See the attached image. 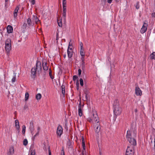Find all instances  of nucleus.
<instances>
[{
	"mask_svg": "<svg viewBox=\"0 0 155 155\" xmlns=\"http://www.w3.org/2000/svg\"><path fill=\"white\" fill-rule=\"evenodd\" d=\"M114 113L116 116L120 115L122 112V108L120 106L119 101L117 99H115L113 104Z\"/></svg>",
	"mask_w": 155,
	"mask_h": 155,
	"instance_id": "obj_1",
	"label": "nucleus"
},
{
	"mask_svg": "<svg viewBox=\"0 0 155 155\" xmlns=\"http://www.w3.org/2000/svg\"><path fill=\"white\" fill-rule=\"evenodd\" d=\"M136 132L135 130L132 132L130 129V130H128L126 134V137L128 141H130L131 138H135L136 137Z\"/></svg>",
	"mask_w": 155,
	"mask_h": 155,
	"instance_id": "obj_2",
	"label": "nucleus"
},
{
	"mask_svg": "<svg viewBox=\"0 0 155 155\" xmlns=\"http://www.w3.org/2000/svg\"><path fill=\"white\" fill-rule=\"evenodd\" d=\"M134 150L133 146H128L125 155H133Z\"/></svg>",
	"mask_w": 155,
	"mask_h": 155,
	"instance_id": "obj_3",
	"label": "nucleus"
},
{
	"mask_svg": "<svg viewBox=\"0 0 155 155\" xmlns=\"http://www.w3.org/2000/svg\"><path fill=\"white\" fill-rule=\"evenodd\" d=\"M56 133L58 136L60 137L63 133V129L62 127L59 125L57 130Z\"/></svg>",
	"mask_w": 155,
	"mask_h": 155,
	"instance_id": "obj_4",
	"label": "nucleus"
},
{
	"mask_svg": "<svg viewBox=\"0 0 155 155\" xmlns=\"http://www.w3.org/2000/svg\"><path fill=\"white\" fill-rule=\"evenodd\" d=\"M135 94L137 96H141L142 92L137 84H135Z\"/></svg>",
	"mask_w": 155,
	"mask_h": 155,
	"instance_id": "obj_5",
	"label": "nucleus"
},
{
	"mask_svg": "<svg viewBox=\"0 0 155 155\" xmlns=\"http://www.w3.org/2000/svg\"><path fill=\"white\" fill-rule=\"evenodd\" d=\"M148 27V24L145 22H144L143 25L141 28L140 32L141 34H143L145 33L147 30Z\"/></svg>",
	"mask_w": 155,
	"mask_h": 155,
	"instance_id": "obj_6",
	"label": "nucleus"
},
{
	"mask_svg": "<svg viewBox=\"0 0 155 155\" xmlns=\"http://www.w3.org/2000/svg\"><path fill=\"white\" fill-rule=\"evenodd\" d=\"M37 71L39 72L41 70V62L38 61H37L36 64V68H35Z\"/></svg>",
	"mask_w": 155,
	"mask_h": 155,
	"instance_id": "obj_7",
	"label": "nucleus"
},
{
	"mask_svg": "<svg viewBox=\"0 0 155 155\" xmlns=\"http://www.w3.org/2000/svg\"><path fill=\"white\" fill-rule=\"evenodd\" d=\"M11 49V45H5V49L7 52V55L9 56V53Z\"/></svg>",
	"mask_w": 155,
	"mask_h": 155,
	"instance_id": "obj_8",
	"label": "nucleus"
},
{
	"mask_svg": "<svg viewBox=\"0 0 155 155\" xmlns=\"http://www.w3.org/2000/svg\"><path fill=\"white\" fill-rule=\"evenodd\" d=\"M83 105H82V106L81 105V102H80L78 105V114L79 115L80 117L83 114L81 108L82 107H83Z\"/></svg>",
	"mask_w": 155,
	"mask_h": 155,
	"instance_id": "obj_9",
	"label": "nucleus"
},
{
	"mask_svg": "<svg viewBox=\"0 0 155 155\" xmlns=\"http://www.w3.org/2000/svg\"><path fill=\"white\" fill-rule=\"evenodd\" d=\"M98 118V116L97 114L95 113L93 114L91 117H90L89 119H90L91 120H94L95 122H97Z\"/></svg>",
	"mask_w": 155,
	"mask_h": 155,
	"instance_id": "obj_10",
	"label": "nucleus"
},
{
	"mask_svg": "<svg viewBox=\"0 0 155 155\" xmlns=\"http://www.w3.org/2000/svg\"><path fill=\"white\" fill-rule=\"evenodd\" d=\"M72 142L69 139H68V140L67 143V147H68V150H72L73 148V147L72 146Z\"/></svg>",
	"mask_w": 155,
	"mask_h": 155,
	"instance_id": "obj_11",
	"label": "nucleus"
},
{
	"mask_svg": "<svg viewBox=\"0 0 155 155\" xmlns=\"http://www.w3.org/2000/svg\"><path fill=\"white\" fill-rule=\"evenodd\" d=\"M63 13L62 14L63 18L64 21H66V6H63Z\"/></svg>",
	"mask_w": 155,
	"mask_h": 155,
	"instance_id": "obj_12",
	"label": "nucleus"
},
{
	"mask_svg": "<svg viewBox=\"0 0 155 155\" xmlns=\"http://www.w3.org/2000/svg\"><path fill=\"white\" fill-rule=\"evenodd\" d=\"M42 67L44 70L45 71H47L48 69V68L47 66V63L45 61H43Z\"/></svg>",
	"mask_w": 155,
	"mask_h": 155,
	"instance_id": "obj_13",
	"label": "nucleus"
},
{
	"mask_svg": "<svg viewBox=\"0 0 155 155\" xmlns=\"http://www.w3.org/2000/svg\"><path fill=\"white\" fill-rule=\"evenodd\" d=\"M129 143L133 146L136 145V141L135 138H131L130 139V141H128Z\"/></svg>",
	"mask_w": 155,
	"mask_h": 155,
	"instance_id": "obj_14",
	"label": "nucleus"
},
{
	"mask_svg": "<svg viewBox=\"0 0 155 155\" xmlns=\"http://www.w3.org/2000/svg\"><path fill=\"white\" fill-rule=\"evenodd\" d=\"M7 32L8 33H11L13 31V28L12 26L8 25L7 28Z\"/></svg>",
	"mask_w": 155,
	"mask_h": 155,
	"instance_id": "obj_15",
	"label": "nucleus"
},
{
	"mask_svg": "<svg viewBox=\"0 0 155 155\" xmlns=\"http://www.w3.org/2000/svg\"><path fill=\"white\" fill-rule=\"evenodd\" d=\"M14 153V148L13 147H11L9 148V151L7 154L8 155H10L13 154Z\"/></svg>",
	"mask_w": 155,
	"mask_h": 155,
	"instance_id": "obj_16",
	"label": "nucleus"
},
{
	"mask_svg": "<svg viewBox=\"0 0 155 155\" xmlns=\"http://www.w3.org/2000/svg\"><path fill=\"white\" fill-rule=\"evenodd\" d=\"M19 9L18 6H17L14 12V17L16 18L17 16V13Z\"/></svg>",
	"mask_w": 155,
	"mask_h": 155,
	"instance_id": "obj_17",
	"label": "nucleus"
},
{
	"mask_svg": "<svg viewBox=\"0 0 155 155\" xmlns=\"http://www.w3.org/2000/svg\"><path fill=\"white\" fill-rule=\"evenodd\" d=\"M37 70L35 68H33L31 70V75L34 76L35 77L36 75V71Z\"/></svg>",
	"mask_w": 155,
	"mask_h": 155,
	"instance_id": "obj_18",
	"label": "nucleus"
},
{
	"mask_svg": "<svg viewBox=\"0 0 155 155\" xmlns=\"http://www.w3.org/2000/svg\"><path fill=\"white\" fill-rule=\"evenodd\" d=\"M30 128L32 135H33L32 132L34 130V126L33 123L32 121H31L30 122Z\"/></svg>",
	"mask_w": 155,
	"mask_h": 155,
	"instance_id": "obj_19",
	"label": "nucleus"
},
{
	"mask_svg": "<svg viewBox=\"0 0 155 155\" xmlns=\"http://www.w3.org/2000/svg\"><path fill=\"white\" fill-rule=\"evenodd\" d=\"M68 55L69 58H71L72 56L73 51H70L69 49L67 50Z\"/></svg>",
	"mask_w": 155,
	"mask_h": 155,
	"instance_id": "obj_20",
	"label": "nucleus"
},
{
	"mask_svg": "<svg viewBox=\"0 0 155 155\" xmlns=\"http://www.w3.org/2000/svg\"><path fill=\"white\" fill-rule=\"evenodd\" d=\"M96 129H95V133H98L100 132L101 127L100 126H99L98 124H96L95 125Z\"/></svg>",
	"mask_w": 155,
	"mask_h": 155,
	"instance_id": "obj_21",
	"label": "nucleus"
},
{
	"mask_svg": "<svg viewBox=\"0 0 155 155\" xmlns=\"http://www.w3.org/2000/svg\"><path fill=\"white\" fill-rule=\"evenodd\" d=\"M81 140L82 141L83 148L84 151L85 150L86 147L84 139L83 136L82 137Z\"/></svg>",
	"mask_w": 155,
	"mask_h": 155,
	"instance_id": "obj_22",
	"label": "nucleus"
},
{
	"mask_svg": "<svg viewBox=\"0 0 155 155\" xmlns=\"http://www.w3.org/2000/svg\"><path fill=\"white\" fill-rule=\"evenodd\" d=\"M15 125L17 129L19 130L20 128V126L18 120H15Z\"/></svg>",
	"mask_w": 155,
	"mask_h": 155,
	"instance_id": "obj_23",
	"label": "nucleus"
},
{
	"mask_svg": "<svg viewBox=\"0 0 155 155\" xmlns=\"http://www.w3.org/2000/svg\"><path fill=\"white\" fill-rule=\"evenodd\" d=\"M96 133V139L98 141L99 139L101 137V132Z\"/></svg>",
	"mask_w": 155,
	"mask_h": 155,
	"instance_id": "obj_24",
	"label": "nucleus"
},
{
	"mask_svg": "<svg viewBox=\"0 0 155 155\" xmlns=\"http://www.w3.org/2000/svg\"><path fill=\"white\" fill-rule=\"evenodd\" d=\"M62 89V93L64 97L65 95V86L64 85H62L61 87Z\"/></svg>",
	"mask_w": 155,
	"mask_h": 155,
	"instance_id": "obj_25",
	"label": "nucleus"
},
{
	"mask_svg": "<svg viewBox=\"0 0 155 155\" xmlns=\"http://www.w3.org/2000/svg\"><path fill=\"white\" fill-rule=\"evenodd\" d=\"M11 45V40L9 38L7 39L5 42V45Z\"/></svg>",
	"mask_w": 155,
	"mask_h": 155,
	"instance_id": "obj_26",
	"label": "nucleus"
},
{
	"mask_svg": "<svg viewBox=\"0 0 155 155\" xmlns=\"http://www.w3.org/2000/svg\"><path fill=\"white\" fill-rule=\"evenodd\" d=\"M33 18L35 20L36 24H37L38 22L40 21L39 20L36 15H33Z\"/></svg>",
	"mask_w": 155,
	"mask_h": 155,
	"instance_id": "obj_27",
	"label": "nucleus"
},
{
	"mask_svg": "<svg viewBox=\"0 0 155 155\" xmlns=\"http://www.w3.org/2000/svg\"><path fill=\"white\" fill-rule=\"evenodd\" d=\"M80 53L81 56H85V52L83 48H80Z\"/></svg>",
	"mask_w": 155,
	"mask_h": 155,
	"instance_id": "obj_28",
	"label": "nucleus"
},
{
	"mask_svg": "<svg viewBox=\"0 0 155 155\" xmlns=\"http://www.w3.org/2000/svg\"><path fill=\"white\" fill-rule=\"evenodd\" d=\"M27 22L28 26L30 27L32 25L31 19L30 18H28L27 19Z\"/></svg>",
	"mask_w": 155,
	"mask_h": 155,
	"instance_id": "obj_29",
	"label": "nucleus"
},
{
	"mask_svg": "<svg viewBox=\"0 0 155 155\" xmlns=\"http://www.w3.org/2000/svg\"><path fill=\"white\" fill-rule=\"evenodd\" d=\"M41 94L40 93H38L36 96V98L37 100H39L41 99Z\"/></svg>",
	"mask_w": 155,
	"mask_h": 155,
	"instance_id": "obj_30",
	"label": "nucleus"
},
{
	"mask_svg": "<svg viewBox=\"0 0 155 155\" xmlns=\"http://www.w3.org/2000/svg\"><path fill=\"white\" fill-rule=\"evenodd\" d=\"M22 132L23 134H24L25 132L26 127L25 125H23L22 127Z\"/></svg>",
	"mask_w": 155,
	"mask_h": 155,
	"instance_id": "obj_31",
	"label": "nucleus"
},
{
	"mask_svg": "<svg viewBox=\"0 0 155 155\" xmlns=\"http://www.w3.org/2000/svg\"><path fill=\"white\" fill-rule=\"evenodd\" d=\"M29 97V94L28 92H26L25 94V101H27Z\"/></svg>",
	"mask_w": 155,
	"mask_h": 155,
	"instance_id": "obj_32",
	"label": "nucleus"
},
{
	"mask_svg": "<svg viewBox=\"0 0 155 155\" xmlns=\"http://www.w3.org/2000/svg\"><path fill=\"white\" fill-rule=\"evenodd\" d=\"M151 58L155 60V52H153L150 55Z\"/></svg>",
	"mask_w": 155,
	"mask_h": 155,
	"instance_id": "obj_33",
	"label": "nucleus"
},
{
	"mask_svg": "<svg viewBox=\"0 0 155 155\" xmlns=\"http://www.w3.org/2000/svg\"><path fill=\"white\" fill-rule=\"evenodd\" d=\"M135 6L136 7V8L137 9H138L140 8L139 2H137L136 3V5H135Z\"/></svg>",
	"mask_w": 155,
	"mask_h": 155,
	"instance_id": "obj_34",
	"label": "nucleus"
},
{
	"mask_svg": "<svg viewBox=\"0 0 155 155\" xmlns=\"http://www.w3.org/2000/svg\"><path fill=\"white\" fill-rule=\"evenodd\" d=\"M49 74L51 78V79H53L54 78V77L52 75V71H51V69H49Z\"/></svg>",
	"mask_w": 155,
	"mask_h": 155,
	"instance_id": "obj_35",
	"label": "nucleus"
},
{
	"mask_svg": "<svg viewBox=\"0 0 155 155\" xmlns=\"http://www.w3.org/2000/svg\"><path fill=\"white\" fill-rule=\"evenodd\" d=\"M23 144L25 146H26L28 144V141L26 139H25L23 141Z\"/></svg>",
	"mask_w": 155,
	"mask_h": 155,
	"instance_id": "obj_36",
	"label": "nucleus"
},
{
	"mask_svg": "<svg viewBox=\"0 0 155 155\" xmlns=\"http://www.w3.org/2000/svg\"><path fill=\"white\" fill-rule=\"evenodd\" d=\"M31 155H35V150L32 149L31 150Z\"/></svg>",
	"mask_w": 155,
	"mask_h": 155,
	"instance_id": "obj_37",
	"label": "nucleus"
},
{
	"mask_svg": "<svg viewBox=\"0 0 155 155\" xmlns=\"http://www.w3.org/2000/svg\"><path fill=\"white\" fill-rule=\"evenodd\" d=\"M79 81H80V85L81 86H83V85H84V83H83V79L82 78H80V79Z\"/></svg>",
	"mask_w": 155,
	"mask_h": 155,
	"instance_id": "obj_38",
	"label": "nucleus"
},
{
	"mask_svg": "<svg viewBox=\"0 0 155 155\" xmlns=\"http://www.w3.org/2000/svg\"><path fill=\"white\" fill-rule=\"evenodd\" d=\"M81 66L82 69H84L85 68V62H82Z\"/></svg>",
	"mask_w": 155,
	"mask_h": 155,
	"instance_id": "obj_39",
	"label": "nucleus"
},
{
	"mask_svg": "<svg viewBox=\"0 0 155 155\" xmlns=\"http://www.w3.org/2000/svg\"><path fill=\"white\" fill-rule=\"evenodd\" d=\"M66 6V0H63V6Z\"/></svg>",
	"mask_w": 155,
	"mask_h": 155,
	"instance_id": "obj_40",
	"label": "nucleus"
},
{
	"mask_svg": "<svg viewBox=\"0 0 155 155\" xmlns=\"http://www.w3.org/2000/svg\"><path fill=\"white\" fill-rule=\"evenodd\" d=\"M58 31H57L56 33V40H57V43H58Z\"/></svg>",
	"mask_w": 155,
	"mask_h": 155,
	"instance_id": "obj_41",
	"label": "nucleus"
},
{
	"mask_svg": "<svg viewBox=\"0 0 155 155\" xmlns=\"http://www.w3.org/2000/svg\"><path fill=\"white\" fill-rule=\"evenodd\" d=\"M16 79V76L15 75L14 76L12 79V83H14L15 82Z\"/></svg>",
	"mask_w": 155,
	"mask_h": 155,
	"instance_id": "obj_42",
	"label": "nucleus"
},
{
	"mask_svg": "<svg viewBox=\"0 0 155 155\" xmlns=\"http://www.w3.org/2000/svg\"><path fill=\"white\" fill-rule=\"evenodd\" d=\"M76 85H77V89L78 90V89H79V83L78 80H77Z\"/></svg>",
	"mask_w": 155,
	"mask_h": 155,
	"instance_id": "obj_43",
	"label": "nucleus"
},
{
	"mask_svg": "<svg viewBox=\"0 0 155 155\" xmlns=\"http://www.w3.org/2000/svg\"><path fill=\"white\" fill-rule=\"evenodd\" d=\"M61 155H64V149L63 147H62V149L61 150Z\"/></svg>",
	"mask_w": 155,
	"mask_h": 155,
	"instance_id": "obj_44",
	"label": "nucleus"
},
{
	"mask_svg": "<svg viewBox=\"0 0 155 155\" xmlns=\"http://www.w3.org/2000/svg\"><path fill=\"white\" fill-rule=\"evenodd\" d=\"M27 26V24L25 23H24L23 25V28L24 29H25Z\"/></svg>",
	"mask_w": 155,
	"mask_h": 155,
	"instance_id": "obj_45",
	"label": "nucleus"
},
{
	"mask_svg": "<svg viewBox=\"0 0 155 155\" xmlns=\"http://www.w3.org/2000/svg\"><path fill=\"white\" fill-rule=\"evenodd\" d=\"M78 78V77L76 75H74L73 77V80L75 81Z\"/></svg>",
	"mask_w": 155,
	"mask_h": 155,
	"instance_id": "obj_46",
	"label": "nucleus"
},
{
	"mask_svg": "<svg viewBox=\"0 0 155 155\" xmlns=\"http://www.w3.org/2000/svg\"><path fill=\"white\" fill-rule=\"evenodd\" d=\"M72 46L71 45H69L68 48V49H69L70 51H72Z\"/></svg>",
	"mask_w": 155,
	"mask_h": 155,
	"instance_id": "obj_47",
	"label": "nucleus"
},
{
	"mask_svg": "<svg viewBox=\"0 0 155 155\" xmlns=\"http://www.w3.org/2000/svg\"><path fill=\"white\" fill-rule=\"evenodd\" d=\"M81 59L82 62H84V56H81Z\"/></svg>",
	"mask_w": 155,
	"mask_h": 155,
	"instance_id": "obj_48",
	"label": "nucleus"
},
{
	"mask_svg": "<svg viewBox=\"0 0 155 155\" xmlns=\"http://www.w3.org/2000/svg\"><path fill=\"white\" fill-rule=\"evenodd\" d=\"M84 91L85 94H87L88 93V91L86 89H84Z\"/></svg>",
	"mask_w": 155,
	"mask_h": 155,
	"instance_id": "obj_49",
	"label": "nucleus"
},
{
	"mask_svg": "<svg viewBox=\"0 0 155 155\" xmlns=\"http://www.w3.org/2000/svg\"><path fill=\"white\" fill-rule=\"evenodd\" d=\"M78 72L79 75L80 76L81 75V70L80 69H78Z\"/></svg>",
	"mask_w": 155,
	"mask_h": 155,
	"instance_id": "obj_50",
	"label": "nucleus"
},
{
	"mask_svg": "<svg viewBox=\"0 0 155 155\" xmlns=\"http://www.w3.org/2000/svg\"><path fill=\"white\" fill-rule=\"evenodd\" d=\"M58 24L59 26L60 27H62V23H61V21L60 22H58Z\"/></svg>",
	"mask_w": 155,
	"mask_h": 155,
	"instance_id": "obj_51",
	"label": "nucleus"
},
{
	"mask_svg": "<svg viewBox=\"0 0 155 155\" xmlns=\"http://www.w3.org/2000/svg\"><path fill=\"white\" fill-rule=\"evenodd\" d=\"M37 130H38V132H37L36 134H38V135L39 134V132L40 130V127H38Z\"/></svg>",
	"mask_w": 155,
	"mask_h": 155,
	"instance_id": "obj_52",
	"label": "nucleus"
},
{
	"mask_svg": "<svg viewBox=\"0 0 155 155\" xmlns=\"http://www.w3.org/2000/svg\"><path fill=\"white\" fill-rule=\"evenodd\" d=\"M80 48H83V44L82 42H81L80 44Z\"/></svg>",
	"mask_w": 155,
	"mask_h": 155,
	"instance_id": "obj_53",
	"label": "nucleus"
},
{
	"mask_svg": "<svg viewBox=\"0 0 155 155\" xmlns=\"http://www.w3.org/2000/svg\"><path fill=\"white\" fill-rule=\"evenodd\" d=\"M38 135V134H35L32 137V139L34 140L35 139V137H36V136H37Z\"/></svg>",
	"mask_w": 155,
	"mask_h": 155,
	"instance_id": "obj_54",
	"label": "nucleus"
},
{
	"mask_svg": "<svg viewBox=\"0 0 155 155\" xmlns=\"http://www.w3.org/2000/svg\"><path fill=\"white\" fill-rule=\"evenodd\" d=\"M31 2L32 5H34L35 3V0H31Z\"/></svg>",
	"mask_w": 155,
	"mask_h": 155,
	"instance_id": "obj_55",
	"label": "nucleus"
},
{
	"mask_svg": "<svg viewBox=\"0 0 155 155\" xmlns=\"http://www.w3.org/2000/svg\"><path fill=\"white\" fill-rule=\"evenodd\" d=\"M24 108L25 110L28 109V106H27V105L26 104H25L24 106Z\"/></svg>",
	"mask_w": 155,
	"mask_h": 155,
	"instance_id": "obj_56",
	"label": "nucleus"
},
{
	"mask_svg": "<svg viewBox=\"0 0 155 155\" xmlns=\"http://www.w3.org/2000/svg\"><path fill=\"white\" fill-rule=\"evenodd\" d=\"M49 155H51V151L50 150V147L48 146Z\"/></svg>",
	"mask_w": 155,
	"mask_h": 155,
	"instance_id": "obj_57",
	"label": "nucleus"
},
{
	"mask_svg": "<svg viewBox=\"0 0 155 155\" xmlns=\"http://www.w3.org/2000/svg\"><path fill=\"white\" fill-rule=\"evenodd\" d=\"M8 0H5V6H6V5H8L7 2Z\"/></svg>",
	"mask_w": 155,
	"mask_h": 155,
	"instance_id": "obj_58",
	"label": "nucleus"
},
{
	"mask_svg": "<svg viewBox=\"0 0 155 155\" xmlns=\"http://www.w3.org/2000/svg\"><path fill=\"white\" fill-rule=\"evenodd\" d=\"M152 16L153 17L155 18V12L151 14Z\"/></svg>",
	"mask_w": 155,
	"mask_h": 155,
	"instance_id": "obj_59",
	"label": "nucleus"
},
{
	"mask_svg": "<svg viewBox=\"0 0 155 155\" xmlns=\"http://www.w3.org/2000/svg\"><path fill=\"white\" fill-rule=\"evenodd\" d=\"M112 0H107V2L109 3H111L112 2Z\"/></svg>",
	"mask_w": 155,
	"mask_h": 155,
	"instance_id": "obj_60",
	"label": "nucleus"
},
{
	"mask_svg": "<svg viewBox=\"0 0 155 155\" xmlns=\"http://www.w3.org/2000/svg\"><path fill=\"white\" fill-rule=\"evenodd\" d=\"M85 97L86 100H87V94H85Z\"/></svg>",
	"mask_w": 155,
	"mask_h": 155,
	"instance_id": "obj_61",
	"label": "nucleus"
},
{
	"mask_svg": "<svg viewBox=\"0 0 155 155\" xmlns=\"http://www.w3.org/2000/svg\"><path fill=\"white\" fill-rule=\"evenodd\" d=\"M135 111L136 113H137V108L135 109Z\"/></svg>",
	"mask_w": 155,
	"mask_h": 155,
	"instance_id": "obj_62",
	"label": "nucleus"
},
{
	"mask_svg": "<svg viewBox=\"0 0 155 155\" xmlns=\"http://www.w3.org/2000/svg\"><path fill=\"white\" fill-rule=\"evenodd\" d=\"M84 151H82V155H84Z\"/></svg>",
	"mask_w": 155,
	"mask_h": 155,
	"instance_id": "obj_63",
	"label": "nucleus"
},
{
	"mask_svg": "<svg viewBox=\"0 0 155 155\" xmlns=\"http://www.w3.org/2000/svg\"><path fill=\"white\" fill-rule=\"evenodd\" d=\"M154 147L155 148V138H154Z\"/></svg>",
	"mask_w": 155,
	"mask_h": 155,
	"instance_id": "obj_64",
	"label": "nucleus"
}]
</instances>
